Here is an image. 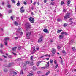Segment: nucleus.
<instances>
[{"mask_svg": "<svg viewBox=\"0 0 76 76\" xmlns=\"http://www.w3.org/2000/svg\"><path fill=\"white\" fill-rule=\"evenodd\" d=\"M31 27V24L30 23L28 22H27L26 24V31H28L29 30L30 28Z\"/></svg>", "mask_w": 76, "mask_h": 76, "instance_id": "1", "label": "nucleus"}, {"mask_svg": "<svg viewBox=\"0 0 76 76\" xmlns=\"http://www.w3.org/2000/svg\"><path fill=\"white\" fill-rule=\"evenodd\" d=\"M36 52V50H35V47H34L31 50V53L32 54H34Z\"/></svg>", "mask_w": 76, "mask_h": 76, "instance_id": "2", "label": "nucleus"}, {"mask_svg": "<svg viewBox=\"0 0 76 76\" xmlns=\"http://www.w3.org/2000/svg\"><path fill=\"white\" fill-rule=\"evenodd\" d=\"M70 18V14L69 13H67L66 15H65L64 17V18L65 19H67L68 18Z\"/></svg>", "mask_w": 76, "mask_h": 76, "instance_id": "3", "label": "nucleus"}, {"mask_svg": "<svg viewBox=\"0 0 76 76\" xmlns=\"http://www.w3.org/2000/svg\"><path fill=\"white\" fill-rule=\"evenodd\" d=\"M29 21L31 22V23H33L34 22V21H35L34 19L31 17L29 18Z\"/></svg>", "mask_w": 76, "mask_h": 76, "instance_id": "4", "label": "nucleus"}, {"mask_svg": "<svg viewBox=\"0 0 76 76\" xmlns=\"http://www.w3.org/2000/svg\"><path fill=\"white\" fill-rule=\"evenodd\" d=\"M43 38V36H41L40 38H39L38 40V42L39 43L41 42L42 41V38Z\"/></svg>", "mask_w": 76, "mask_h": 76, "instance_id": "5", "label": "nucleus"}, {"mask_svg": "<svg viewBox=\"0 0 76 76\" xmlns=\"http://www.w3.org/2000/svg\"><path fill=\"white\" fill-rule=\"evenodd\" d=\"M56 50L54 48H52L51 50V52L53 54H55L56 53Z\"/></svg>", "mask_w": 76, "mask_h": 76, "instance_id": "6", "label": "nucleus"}, {"mask_svg": "<svg viewBox=\"0 0 76 76\" xmlns=\"http://www.w3.org/2000/svg\"><path fill=\"white\" fill-rule=\"evenodd\" d=\"M31 32H28L26 33V35L27 36V37H29L30 35L31 34Z\"/></svg>", "mask_w": 76, "mask_h": 76, "instance_id": "7", "label": "nucleus"}, {"mask_svg": "<svg viewBox=\"0 0 76 76\" xmlns=\"http://www.w3.org/2000/svg\"><path fill=\"white\" fill-rule=\"evenodd\" d=\"M14 64V63H10L8 64V67H10L11 66H13Z\"/></svg>", "mask_w": 76, "mask_h": 76, "instance_id": "8", "label": "nucleus"}, {"mask_svg": "<svg viewBox=\"0 0 76 76\" xmlns=\"http://www.w3.org/2000/svg\"><path fill=\"white\" fill-rule=\"evenodd\" d=\"M61 34L62 35H63V36L64 35H67V32H61Z\"/></svg>", "mask_w": 76, "mask_h": 76, "instance_id": "9", "label": "nucleus"}, {"mask_svg": "<svg viewBox=\"0 0 76 76\" xmlns=\"http://www.w3.org/2000/svg\"><path fill=\"white\" fill-rule=\"evenodd\" d=\"M59 38L60 39H63V35L61 34V35L59 36Z\"/></svg>", "mask_w": 76, "mask_h": 76, "instance_id": "10", "label": "nucleus"}, {"mask_svg": "<svg viewBox=\"0 0 76 76\" xmlns=\"http://www.w3.org/2000/svg\"><path fill=\"white\" fill-rule=\"evenodd\" d=\"M70 4V0H68L67 1V4L68 6H69Z\"/></svg>", "mask_w": 76, "mask_h": 76, "instance_id": "11", "label": "nucleus"}, {"mask_svg": "<svg viewBox=\"0 0 76 76\" xmlns=\"http://www.w3.org/2000/svg\"><path fill=\"white\" fill-rule=\"evenodd\" d=\"M43 32H46V33L48 32V30H47V29L45 28L43 30Z\"/></svg>", "mask_w": 76, "mask_h": 76, "instance_id": "12", "label": "nucleus"}, {"mask_svg": "<svg viewBox=\"0 0 76 76\" xmlns=\"http://www.w3.org/2000/svg\"><path fill=\"white\" fill-rule=\"evenodd\" d=\"M17 47H15L12 48V51H16V48H17Z\"/></svg>", "mask_w": 76, "mask_h": 76, "instance_id": "13", "label": "nucleus"}, {"mask_svg": "<svg viewBox=\"0 0 76 76\" xmlns=\"http://www.w3.org/2000/svg\"><path fill=\"white\" fill-rule=\"evenodd\" d=\"M63 12H64L65 13H66V9L65 8V7H64L63 8Z\"/></svg>", "mask_w": 76, "mask_h": 76, "instance_id": "14", "label": "nucleus"}, {"mask_svg": "<svg viewBox=\"0 0 76 76\" xmlns=\"http://www.w3.org/2000/svg\"><path fill=\"white\" fill-rule=\"evenodd\" d=\"M17 6H20V3H19V1H18V3L17 4Z\"/></svg>", "mask_w": 76, "mask_h": 76, "instance_id": "15", "label": "nucleus"}, {"mask_svg": "<svg viewBox=\"0 0 76 76\" xmlns=\"http://www.w3.org/2000/svg\"><path fill=\"white\" fill-rule=\"evenodd\" d=\"M50 73V72L49 71H48L45 74V76H47L48 75H49Z\"/></svg>", "mask_w": 76, "mask_h": 76, "instance_id": "16", "label": "nucleus"}, {"mask_svg": "<svg viewBox=\"0 0 76 76\" xmlns=\"http://www.w3.org/2000/svg\"><path fill=\"white\" fill-rule=\"evenodd\" d=\"M20 11L21 13H24L25 10L23 9H20Z\"/></svg>", "mask_w": 76, "mask_h": 76, "instance_id": "17", "label": "nucleus"}, {"mask_svg": "<svg viewBox=\"0 0 76 76\" xmlns=\"http://www.w3.org/2000/svg\"><path fill=\"white\" fill-rule=\"evenodd\" d=\"M62 31H63V30H58V31H57V33L58 34L59 33H60V32H61Z\"/></svg>", "mask_w": 76, "mask_h": 76, "instance_id": "18", "label": "nucleus"}, {"mask_svg": "<svg viewBox=\"0 0 76 76\" xmlns=\"http://www.w3.org/2000/svg\"><path fill=\"white\" fill-rule=\"evenodd\" d=\"M14 23L15 25H16V26H18V23L16 21H15L14 22Z\"/></svg>", "mask_w": 76, "mask_h": 76, "instance_id": "19", "label": "nucleus"}, {"mask_svg": "<svg viewBox=\"0 0 76 76\" xmlns=\"http://www.w3.org/2000/svg\"><path fill=\"white\" fill-rule=\"evenodd\" d=\"M12 73L14 75H17V73H16V72L14 71L12 72Z\"/></svg>", "mask_w": 76, "mask_h": 76, "instance_id": "20", "label": "nucleus"}, {"mask_svg": "<svg viewBox=\"0 0 76 76\" xmlns=\"http://www.w3.org/2000/svg\"><path fill=\"white\" fill-rule=\"evenodd\" d=\"M23 66L25 69L26 68V65L25 64H23Z\"/></svg>", "mask_w": 76, "mask_h": 76, "instance_id": "21", "label": "nucleus"}, {"mask_svg": "<svg viewBox=\"0 0 76 76\" xmlns=\"http://www.w3.org/2000/svg\"><path fill=\"white\" fill-rule=\"evenodd\" d=\"M29 74L28 75H27V76H33L34 75V74H32V73H29Z\"/></svg>", "mask_w": 76, "mask_h": 76, "instance_id": "22", "label": "nucleus"}, {"mask_svg": "<svg viewBox=\"0 0 76 76\" xmlns=\"http://www.w3.org/2000/svg\"><path fill=\"white\" fill-rule=\"evenodd\" d=\"M73 42V40H72L69 42V44H72Z\"/></svg>", "mask_w": 76, "mask_h": 76, "instance_id": "23", "label": "nucleus"}, {"mask_svg": "<svg viewBox=\"0 0 76 76\" xmlns=\"http://www.w3.org/2000/svg\"><path fill=\"white\" fill-rule=\"evenodd\" d=\"M11 1L12 3H16V1L14 0H11Z\"/></svg>", "mask_w": 76, "mask_h": 76, "instance_id": "24", "label": "nucleus"}, {"mask_svg": "<svg viewBox=\"0 0 76 76\" xmlns=\"http://www.w3.org/2000/svg\"><path fill=\"white\" fill-rule=\"evenodd\" d=\"M7 6L8 7V8H10V7H11V6H10V4H9V3H8V5H7Z\"/></svg>", "mask_w": 76, "mask_h": 76, "instance_id": "25", "label": "nucleus"}, {"mask_svg": "<svg viewBox=\"0 0 76 76\" xmlns=\"http://www.w3.org/2000/svg\"><path fill=\"white\" fill-rule=\"evenodd\" d=\"M72 50L73 51H76V49L75 48L73 47L72 48Z\"/></svg>", "mask_w": 76, "mask_h": 76, "instance_id": "26", "label": "nucleus"}, {"mask_svg": "<svg viewBox=\"0 0 76 76\" xmlns=\"http://www.w3.org/2000/svg\"><path fill=\"white\" fill-rule=\"evenodd\" d=\"M34 58V56H31V57H30V58H31V61L33 60V58Z\"/></svg>", "mask_w": 76, "mask_h": 76, "instance_id": "27", "label": "nucleus"}, {"mask_svg": "<svg viewBox=\"0 0 76 76\" xmlns=\"http://www.w3.org/2000/svg\"><path fill=\"white\" fill-rule=\"evenodd\" d=\"M33 69L34 70H37V68L36 67H35V66H33Z\"/></svg>", "mask_w": 76, "mask_h": 76, "instance_id": "28", "label": "nucleus"}, {"mask_svg": "<svg viewBox=\"0 0 76 76\" xmlns=\"http://www.w3.org/2000/svg\"><path fill=\"white\" fill-rule=\"evenodd\" d=\"M55 3L54 2H52L51 3V5H54Z\"/></svg>", "mask_w": 76, "mask_h": 76, "instance_id": "29", "label": "nucleus"}, {"mask_svg": "<svg viewBox=\"0 0 76 76\" xmlns=\"http://www.w3.org/2000/svg\"><path fill=\"white\" fill-rule=\"evenodd\" d=\"M9 38H5L4 39V41H7V40H9Z\"/></svg>", "mask_w": 76, "mask_h": 76, "instance_id": "30", "label": "nucleus"}, {"mask_svg": "<svg viewBox=\"0 0 76 76\" xmlns=\"http://www.w3.org/2000/svg\"><path fill=\"white\" fill-rule=\"evenodd\" d=\"M63 26L64 27H66V26H67V24L66 23H64V24Z\"/></svg>", "mask_w": 76, "mask_h": 76, "instance_id": "31", "label": "nucleus"}, {"mask_svg": "<svg viewBox=\"0 0 76 76\" xmlns=\"http://www.w3.org/2000/svg\"><path fill=\"white\" fill-rule=\"evenodd\" d=\"M45 56H46V57H51V56H50V55H45Z\"/></svg>", "mask_w": 76, "mask_h": 76, "instance_id": "32", "label": "nucleus"}, {"mask_svg": "<svg viewBox=\"0 0 76 76\" xmlns=\"http://www.w3.org/2000/svg\"><path fill=\"white\" fill-rule=\"evenodd\" d=\"M56 65L55 66V69H57V67H58V64H55Z\"/></svg>", "mask_w": 76, "mask_h": 76, "instance_id": "33", "label": "nucleus"}, {"mask_svg": "<svg viewBox=\"0 0 76 76\" xmlns=\"http://www.w3.org/2000/svg\"><path fill=\"white\" fill-rule=\"evenodd\" d=\"M37 66H39V62H38L37 63Z\"/></svg>", "mask_w": 76, "mask_h": 76, "instance_id": "34", "label": "nucleus"}, {"mask_svg": "<svg viewBox=\"0 0 76 76\" xmlns=\"http://www.w3.org/2000/svg\"><path fill=\"white\" fill-rule=\"evenodd\" d=\"M63 4H64V2H63V1H61V6H62V5H63Z\"/></svg>", "mask_w": 76, "mask_h": 76, "instance_id": "35", "label": "nucleus"}, {"mask_svg": "<svg viewBox=\"0 0 76 76\" xmlns=\"http://www.w3.org/2000/svg\"><path fill=\"white\" fill-rule=\"evenodd\" d=\"M57 20L58 21V22H60L61 21V19H57Z\"/></svg>", "mask_w": 76, "mask_h": 76, "instance_id": "36", "label": "nucleus"}, {"mask_svg": "<svg viewBox=\"0 0 76 76\" xmlns=\"http://www.w3.org/2000/svg\"><path fill=\"white\" fill-rule=\"evenodd\" d=\"M4 43L5 45H7V42H4Z\"/></svg>", "mask_w": 76, "mask_h": 76, "instance_id": "37", "label": "nucleus"}, {"mask_svg": "<svg viewBox=\"0 0 76 76\" xmlns=\"http://www.w3.org/2000/svg\"><path fill=\"white\" fill-rule=\"evenodd\" d=\"M26 63L27 64H29V61H26Z\"/></svg>", "mask_w": 76, "mask_h": 76, "instance_id": "38", "label": "nucleus"}, {"mask_svg": "<svg viewBox=\"0 0 76 76\" xmlns=\"http://www.w3.org/2000/svg\"><path fill=\"white\" fill-rule=\"evenodd\" d=\"M20 74L21 75H22L23 74V70H21L20 72Z\"/></svg>", "mask_w": 76, "mask_h": 76, "instance_id": "39", "label": "nucleus"}, {"mask_svg": "<svg viewBox=\"0 0 76 76\" xmlns=\"http://www.w3.org/2000/svg\"><path fill=\"white\" fill-rule=\"evenodd\" d=\"M42 73V72L39 71L37 72V73H38V74H39V73Z\"/></svg>", "mask_w": 76, "mask_h": 76, "instance_id": "40", "label": "nucleus"}, {"mask_svg": "<svg viewBox=\"0 0 76 76\" xmlns=\"http://www.w3.org/2000/svg\"><path fill=\"white\" fill-rule=\"evenodd\" d=\"M62 53H63L64 54H66V52L64 50L62 51Z\"/></svg>", "mask_w": 76, "mask_h": 76, "instance_id": "41", "label": "nucleus"}, {"mask_svg": "<svg viewBox=\"0 0 76 76\" xmlns=\"http://www.w3.org/2000/svg\"><path fill=\"white\" fill-rule=\"evenodd\" d=\"M17 61H21V58H20L17 59Z\"/></svg>", "mask_w": 76, "mask_h": 76, "instance_id": "42", "label": "nucleus"}, {"mask_svg": "<svg viewBox=\"0 0 76 76\" xmlns=\"http://www.w3.org/2000/svg\"><path fill=\"white\" fill-rule=\"evenodd\" d=\"M4 71L5 72H7V69H4Z\"/></svg>", "mask_w": 76, "mask_h": 76, "instance_id": "43", "label": "nucleus"}, {"mask_svg": "<svg viewBox=\"0 0 76 76\" xmlns=\"http://www.w3.org/2000/svg\"><path fill=\"white\" fill-rule=\"evenodd\" d=\"M49 67V65L46 64L45 66V67Z\"/></svg>", "mask_w": 76, "mask_h": 76, "instance_id": "44", "label": "nucleus"}, {"mask_svg": "<svg viewBox=\"0 0 76 76\" xmlns=\"http://www.w3.org/2000/svg\"><path fill=\"white\" fill-rule=\"evenodd\" d=\"M57 48L58 49H60L61 48L60 47V46H57Z\"/></svg>", "mask_w": 76, "mask_h": 76, "instance_id": "45", "label": "nucleus"}, {"mask_svg": "<svg viewBox=\"0 0 76 76\" xmlns=\"http://www.w3.org/2000/svg\"><path fill=\"white\" fill-rule=\"evenodd\" d=\"M54 63L55 64H57V61H56V60H55L54 61Z\"/></svg>", "mask_w": 76, "mask_h": 76, "instance_id": "46", "label": "nucleus"}, {"mask_svg": "<svg viewBox=\"0 0 76 76\" xmlns=\"http://www.w3.org/2000/svg\"><path fill=\"white\" fill-rule=\"evenodd\" d=\"M9 13H12V10H9L8 11V12Z\"/></svg>", "mask_w": 76, "mask_h": 76, "instance_id": "47", "label": "nucleus"}, {"mask_svg": "<svg viewBox=\"0 0 76 76\" xmlns=\"http://www.w3.org/2000/svg\"><path fill=\"white\" fill-rule=\"evenodd\" d=\"M23 4H25V5H26L27 4V3L25 2V1H24Z\"/></svg>", "mask_w": 76, "mask_h": 76, "instance_id": "48", "label": "nucleus"}, {"mask_svg": "<svg viewBox=\"0 0 76 76\" xmlns=\"http://www.w3.org/2000/svg\"><path fill=\"white\" fill-rule=\"evenodd\" d=\"M8 57L10 58H12V56L11 55H9L8 56Z\"/></svg>", "mask_w": 76, "mask_h": 76, "instance_id": "49", "label": "nucleus"}, {"mask_svg": "<svg viewBox=\"0 0 76 76\" xmlns=\"http://www.w3.org/2000/svg\"><path fill=\"white\" fill-rule=\"evenodd\" d=\"M50 61L51 63H52L53 61V60L51 59V60H50Z\"/></svg>", "mask_w": 76, "mask_h": 76, "instance_id": "50", "label": "nucleus"}, {"mask_svg": "<svg viewBox=\"0 0 76 76\" xmlns=\"http://www.w3.org/2000/svg\"><path fill=\"white\" fill-rule=\"evenodd\" d=\"M72 20H73V18H70V19H69V20H70V21H72Z\"/></svg>", "mask_w": 76, "mask_h": 76, "instance_id": "51", "label": "nucleus"}, {"mask_svg": "<svg viewBox=\"0 0 76 76\" xmlns=\"http://www.w3.org/2000/svg\"><path fill=\"white\" fill-rule=\"evenodd\" d=\"M3 57H4V58H7V57L6 56H5L4 55H3Z\"/></svg>", "mask_w": 76, "mask_h": 76, "instance_id": "52", "label": "nucleus"}, {"mask_svg": "<svg viewBox=\"0 0 76 76\" xmlns=\"http://www.w3.org/2000/svg\"><path fill=\"white\" fill-rule=\"evenodd\" d=\"M11 19H12V20H13V16H11Z\"/></svg>", "mask_w": 76, "mask_h": 76, "instance_id": "53", "label": "nucleus"}, {"mask_svg": "<svg viewBox=\"0 0 76 76\" xmlns=\"http://www.w3.org/2000/svg\"><path fill=\"white\" fill-rule=\"evenodd\" d=\"M36 2H34V3H33V5H34V6L35 5V4H36Z\"/></svg>", "mask_w": 76, "mask_h": 76, "instance_id": "54", "label": "nucleus"}, {"mask_svg": "<svg viewBox=\"0 0 76 76\" xmlns=\"http://www.w3.org/2000/svg\"><path fill=\"white\" fill-rule=\"evenodd\" d=\"M34 6H32V7L31 8V10H34Z\"/></svg>", "mask_w": 76, "mask_h": 76, "instance_id": "55", "label": "nucleus"}, {"mask_svg": "<svg viewBox=\"0 0 76 76\" xmlns=\"http://www.w3.org/2000/svg\"><path fill=\"white\" fill-rule=\"evenodd\" d=\"M44 2L45 3H46L47 2V0H44Z\"/></svg>", "mask_w": 76, "mask_h": 76, "instance_id": "56", "label": "nucleus"}, {"mask_svg": "<svg viewBox=\"0 0 76 76\" xmlns=\"http://www.w3.org/2000/svg\"><path fill=\"white\" fill-rule=\"evenodd\" d=\"M3 45L2 44H1V47H3Z\"/></svg>", "mask_w": 76, "mask_h": 76, "instance_id": "57", "label": "nucleus"}, {"mask_svg": "<svg viewBox=\"0 0 76 76\" xmlns=\"http://www.w3.org/2000/svg\"><path fill=\"white\" fill-rule=\"evenodd\" d=\"M46 64L49 65H50V64H49V62H47Z\"/></svg>", "mask_w": 76, "mask_h": 76, "instance_id": "58", "label": "nucleus"}, {"mask_svg": "<svg viewBox=\"0 0 76 76\" xmlns=\"http://www.w3.org/2000/svg\"><path fill=\"white\" fill-rule=\"evenodd\" d=\"M36 50H39V48H38V47H37L36 48Z\"/></svg>", "mask_w": 76, "mask_h": 76, "instance_id": "59", "label": "nucleus"}, {"mask_svg": "<svg viewBox=\"0 0 76 76\" xmlns=\"http://www.w3.org/2000/svg\"><path fill=\"white\" fill-rule=\"evenodd\" d=\"M70 22H71V23H70L71 25L73 23V22H72V21H70Z\"/></svg>", "mask_w": 76, "mask_h": 76, "instance_id": "60", "label": "nucleus"}, {"mask_svg": "<svg viewBox=\"0 0 76 76\" xmlns=\"http://www.w3.org/2000/svg\"><path fill=\"white\" fill-rule=\"evenodd\" d=\"M2 5H4V2H3L2 4Z\"/></svg>", "mask_w": 76, "mask_h": 76, "instance_id": "61", "label": "nucleus"}, {"mask_svg": "<svg viewBox=\"0 0 76 76\" xmlns=\"http://www.w3.org/2000/svg\"><path fill=\"white\" fill-rule=\"evenodd\" d=\"M31 15H34V13L33 12H32L31 13Z\"/></svg>", "mask_w": 76, "mask_h": 76, "instance_id": "62", "label": "nucleus"}, {"mask_svg": "<svg viewBox=\"0 0 76 76\" xmlns=\"http://www.w3.org/2000/svg\"><path fill=\"white\" fill-rule=\"evenodd\" d=\"M15 38L16 39H18V37H15Z\"/></svg>", "mask_w": 76, "mask_h": 76, "instance_id": "63", "label": "nucleus"}, {"mask_svg": "<svg viewBox=\"0 0 76 76\" xmlns=\"http://www.w3.org/2000/svg\"><path fill=\"white\" fill-rule=\"evenodd\" d=\"M41 69H45V67H42L41 68Z\"/></svg>", "mask_w": 76, "mask_h": 76, "instance_id": "64", "label": "nucleus"}]
</instances>
